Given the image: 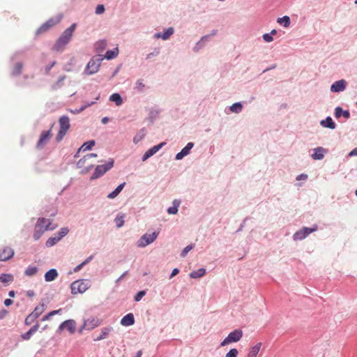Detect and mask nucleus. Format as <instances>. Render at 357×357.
<instances>
[{
  "label": "nucleus",
  "mask_w": 357,
  "mask_h": 357,
  "mask_svg": "<svg viewBox=\"0 0 357 357\" xmlns=\"http://www.w3.org/2000/svg\"><path fill=\"white\" fill-rule=\"evenodd\" d=\"M76 24H73L70 27L66 29L61 35V36L56 41L54 45L53 50L56 52L63 51L65 48V46L69 43L70 40L76 28Z\"/></svg>",
  "instance_id": "nucleus-1"
},
{
  "label": "nucleus",
  "mask_w": 357,
  "mask_h": 357,
  "mask_svg": "<svg viewBox=\"0 0 357 357\" xmlns=\"http://www.w3.org/2000/svg\"><path fill=\"white\" fill-rule=\"evenodd\" d=\"M55 227L49 219L39 218L35 226L33 238L36 241L38 240L45 231L53 230Z\"/></svg>",
  "instance_id": "nucleus-2"
},
{
  "label": "nucleus",
  "mask_w": 357,
  "mask_h": 357,
  "mask_svg": "<svg viewBox=\"0 0 357 357\" xmlns=\"http://www.w3.org/2000/svg\"><path fill=\"white\" fill-rule=\"evenodd\" d=\"M63 18V15L59 13L49 19L47 22L43 24L37 30V34H41L48 31L51 27L59 24Z\"/></svg>",
  "instance_id": "nucleus-3"
},
{
  "label": "nucleus",
  "mask_w": 357,
  "mask_h": 357,
  "mask_svg": "<svg viewBox=\"0 0 357 357\" xmlns=\"http://www.w3.org/2000/svg\"><path fill=\"white\" fill-rule=\"evenodd\" d=\"M90 287V282L87 280H79L71 284V293L73 294H82Z\"/></svg>",
  "instance_id": "nucleus-4"
},
{
  "label": "nucleus",
  "mask_w": 357,
  "mask_h": 357,
  "mask_svg": "<svg viewBox=\"0 0 357 357\" xmlns=\"http://www.w3.org/2000/svg\"><path fill=\"white\" fill-rule=\"evenodd\" d=\"M59 130L56 136V140L60 142L70 128V119L67 116H62L59 120Z\"/></svg>",
  "instance_id": "nucleus-5"
},
{
  "label": "nucleus",
  "mask_w": 357,
  "mask_h": 357,
  "mask_svg": "<svg viewBox=\"0 0 357 357\" xmlns=\"http://www.w3.org/2000/svg\"><path fill=\"white\" fill-rule=\"evenodd\" d=\"M243 337V331L241 330H234L231 332L227 337L220 343L221 347H225L233 342H238Z\"/></svg>",
  "instance_id": "nucleus-6"
},
{
  "label": "nucleus",
  "mask_w": 357,
  "mask_h": 357,
  "mask_svg": "<svg viewBox=\"0 0 357 357\" xmlns=\"http://www.w3.org/2000/svg\"><path fill=\"white\" fill-rule=\"evenodd\" d=\"M114 165V160H110L105 165H98L91 176V179H96L102 176L108 170H109Z\"/></svg>",
  "instance_id": "nucleus-7"
},
{
  "label": "nucleus",
  "mask_w": 357,
  "mask_h": 357,
  "mask_svg": "<svg viewBox=\"0 0 357 357\" xmlns=\"http://www.w3.org/2000/svg\"><path fill=\"white\" fill-rule=\"evenodd\" d=\"M158 232L144 234L137 242V245L140 248H144L153 242L158 236Z\"/></svg>",
  "instance_id": "nucleus-8"
},
{
  "label": "nucleus",
  "mask_w": 357,
  "mask_h": 357,
  "mask_svg": "<svg viewBox=\"0 0 357 357\" xmlns=\"http://www.w3.org/2000/svg\"><path fill=\"white\" fill-rule=\"evenodd\" d=\"M317 229V226L314 225L312 228L303 227L299 231H296L294 236V241H301L307 237L310 233L315 231Z\"/></svg>",
  "instance_id": "nucleus-9"
},
{
  "label": "nucleus",
  "mask_w": 357,
  "mask_h": 357,
  "mask_svg": "<svg viewBox=\"0 0 357 357\" xmlns=\"http://www.w3.org/2000/svg\"><path fill=\"white\" fill-rule=\"evenodd\" d=\"M101 60L99 59H91L88 63L84 73L88 75L97 73L99 70Z\"/></svg>",
  "instance_id": "nucleus-10"
},
{
  "label": "nucleus",
  "mask_w": 357,
  "mask_h": 357,
  "mask_svg": "<svg viewBox=\"0 0 357 357\" xmlns=\"http://www.w3.org/2000/svg\"><path fill=\"white\" fill-rule=\"evenodd\" d=\"M100 324L101 321L98 318L90 317L84 320L83 328L90 331L98 327Z\"/></svg>",
  "instance_id": "nucleus-11"
},
{
  "label": "nucleus",
  "mask_w": 357,
  "mask_h": 357,
  "mask_svg": "<svg viewBox=\"0 0 357 357\" xmlns=\"http://www.w3.org/2000/svg\"><path fill=\"white\" fill-rule=\"evenodd\" d=\"M76 323L73 319H69L63 321L60 326L59 329L63 330L66 328L70 333H74L75 332Z\"/></svg>",
  "instance_id": "nucleus-12"
},
{
  "label": "nucleus",
  "mask_w": 357,
  "mask_h": 357,
  "mask_svg": "<svg viewBox=\"0 0 357 357\" xmlns=\"http://www.w3.org/2000/svg\"><path fill=\"white\" fill-rule=\"evenodd\" d=\"M51 129L47 131H43L40 137V139L37 143L38 148H42L51 138Z\"/></svg>",
  "instance_id": "nucleus-13"
},
{
  "label": "nucleus",
  "mask_w": 357,
  "mask_h": 357,
  "mask_svg": "<svg viewBox=\"0 0 357 357\" xmlns=\"http://www.w3.org/2000/svg\"><path fill=\"white\" fill-rule=\"evenodd\" d=\"M14 255L13 250L10 247H5L0 252V261H7Z\"/></svg>",
  "instance_id": "nucleus-14"
},
{
  "label": "nucleus",
  "mask_w": 357,
  "mask_h": 357,
  "mask_svg": "<svg viewBox=\"0 0 357 357\" xmlns=\"http://www.w3.org/2000/svg\"><path fill=\"white\" fill-rule=\"evenodd\" d=\"M347 82L344 79L335 82L331 86V90L333 92H340L345 89Z\"/></svg>",
  "instance_id": "nucleus-15"
},
{
  "label": "nucleus",
  "mask_w": 357,
  "mask_h": 357,
  "mask_svg": "<svg viewBox=\"0 0 357 357\" xmlns=\"http://www.w3.org/2000/svg\"><path fill=\"white\" fill-rule=\"evenodd\" d=\"M163 146V143H161L160 144L155 145L153 146L152 148L149 149L148 151L145 152L144 155L142 156V161L146 160L148 158L153 155L155 153H156Z\"/></svg>",
  "instance_id": "nucleus-16"
},
{
  "label": "nucleus",
  "mask_w": 357,
  "mask_h": 357,
  "mask_svg": "<svg viewBox=\"0 0 357 357\" xmlns=\"http://www.w3.org/2000/svg\"><path fill=\"white\" fill-rule=\"evenodd\" d=\"M193 146L194 144L192 142L188 143L187 145L176 155V159L178 160H181L184 156L188 155Z\"/></svg>",
  "instance_id": "nucleus-17"
},
{
  "label": "nucleus",
  "mask_w": 357,
  "mask_h": 357,
  "mask_svg": "<svg viewBox=\"0 0 357 357\" xmlns=\"http://www.w3.org/2000/svg\"><path fill=\"white\" fill-rule=\"evenodd\" d=\"M262 346L261 342H258L255 345L251 347L246 355V357H257V355Z\"/></svg>",
  "instance_id": "nucleus-18"
},
{
  "label": "nucleus",
  "mask_w": 357,
  "mask_h": 357,
  "mask_svg": "<svg viewBox=\"0 0 357 357\" xmlns=\"http://www.w3.org/2000/svg\"><path fill=\"white\" fill-rule=\"evenodd\" d=\"M174 29L172 27L168 28L164 33H157L154 37L155 38H162V40H167L174 33Z\"/></svg>",
  "instance_id": "nucleus-19"
},
{
  "label": "nucleus",
  "mask_w": 357,
  "mask_h": 357,
  "mask_svg": "<svg viewBox=\"0 0 357 357\" xmlns=\"http://www.w3.org/2000/svg\"><path fill=\"white\" fill-rule=\"evenodd\" d=\"M134 323H135L134 316L131 313L126 314L121 320V325L125 326H131Z\"/></svg>",
  "instance_id": "nucleus-20"
},
{
  "label": "nucleus",
  "mask_w": 357,
  "mask_h": 357,
  "mask_svg": "<svg viewBox=\"0 0 357 357\" xmlns=\"http://www.w3.org/2000/svg\"><path fill=\"white\" fill-rule=\"evenodd\" d=\"M314 153L312 155V158L314 160H321L324 156V153H326V149L323 147H317L314 149Z\"/></svg>",
  "instance_id": "nucleus-21"
},
{
  "label": "nucleus",
  "mask_w": 357,
  "mask_h": 357,
  "mask_svg": "<svg viewBox=\"0 0 357 357\" xmlns=\"http://www.w3.org/2000/svg\"><path fill=\"white\" fill-rule=\"evenodd\" d=\"M112 327H105L101 329V333L99 336L94 339V341H100L101 340L105 339L109 333L112 331Z\"/></svg>",
  "instance_id": "nucleus-22"
},
{
  "label": "nucleus",
  "mask_w": 357,
  "mask_h": 357,
  "mask_svg": "<svg viewBox=\"0 0 357 357\" xmlns=\"http://www.w3.org/2000/svg\"><path fill=\"white\" fill-rule=\"evenodd\" d=\"M58 276V273L56 269H50L45 274V280L47 282H51L56 279Z\"/></svg>",
  "instance_id": "nucleus-23"
},
{
  "label": "nucleus",
  "mask_w": 357,
  "mask_h": 357,
  "mask_svg": "<svg viewBox=\"0 0 357 357\" xmlns=\"http://www.w3.org/2000/svg\"><path fill=\"white\" fill-rule=\"evenodd\" d=\"M343 116L345 119H349L350 117V114L349 111H344L340 107H337L335 109V116L336 118H340L341 116Z\"/></svg>",
  "instance_id": "nucleus-24"
},
{
  "label": "nucleus",
  "mask_w": 357,
  "mask_h": 357,
  "mask_svg": "<svg viewBox=\"0 0 357 357\" xmlns=\"http://www.w3.org/2000/svg\"><path fill=\"white\" fill-rule=\"evenodd\" d=\"M126 185V183H123L121 184H120L114 191H112V192H110L108 195H107V198L109 199H114L116 197L118 196V195L122 191V190L123 189L124 186Z\"/></svg>",
  "instance_id": "nucleus-25"
},
{
  "label": "nucleus",
  "mask_w": 357,
  "mask_h": 357,
  "mask_svg": "<svg viewBox=\"0 0 357 357\" xmlns=\"http://www.w3.org/2000/svg\"><path fill=\"white\" fill-rule=\"evenodd\" d=\"M45 310V305L40 303L38 305L34 310L31 312L36 318H38Z\"/></svg>",
  "instance_id": "nucleus-26"
},
{
  "label": "nucleus",
  "mask_w": 357,
  "mask_h": 357,
  "mask_svg": "<svg viewBox=\"0 0 357 357\" xmlns=\"http://www.w3.org/2000/svg\"><path fill=\"white\" fill-rule=\"evenodd\" d=\"M321 126L326 128H329L331 129H334L335 128V123L333 122V119L331 117H327L325 120L321 121Z\"/></svg>",
  "instance_id": "nucleus-27"
},
{
  "label": "nucleus",
  "mask_w": 357,
  "mask_h": 357,
  "mask_svg": "<svg viewBox=\"0 0 357 357\" xmlns=\"http://www.w3.org/2000/svg\"><path fill=\"white\" fill-rule=\"evenodd\" d=\"M109 100L114 102L117 106H120L123 104V99L119 93H113L110 96Z\"/></svg>",
  "instance_id": "nucleus-28"
},
{
  "label": "nucleus",
  "mask_w": 357,
  "mask_h": 357,
  "mask_svg": "<svg viewBox=\"0 0 357 357\" xmlns=\"http://www.w3.org/2000/svg\"><path fill=\"white\" fill-rule=\"evenodd\" d=\"M206 273V270L204 268H199L197 271H192L190 273V277L191 278H199L204 276Z\"/></svg>",
  "instance_id": "nucleus-29"
},
{
  "label": "nucleus",
  "mask_w": 357,
  "mask_h": 357,
  "mask_svg": "<svg viewBox=\"0 0 357 357\" xmlns=\"http://www.w3.org/2000/svg\"><path fill=\"white\" fill-rule=\"evenodd\" d=\"M277 22L281 25H283L284 27H288L290 25V18L288 16H283L282 17H279L277 20Z\"/></svg>",
  "instance_id": "nucleus-30"
},
{
  "label": "nucleus",
  "mask_w": 357,
  "mask_h": 357,
  "mask_svg": "<svg viewBox=\"0 0 357 357\" xmlns=\"http://www.w3.org/2000/svg\"><path fill=\"white\" fill-rule=\"evenodd\" d=\"M119 54V50L117 47L114 48L112 50H108L106 52V54L105 55V57L107 59H112L115 58Z\"/></svg>",
  "instance_id": "nucleus-31"
},
{
  "label": "nucleus",
  "mask_w": 357,
  "mask_h": 357,
  "mask_svg": "<svg viewBox=\"0 0 357 357\" xmlns=\"http://www.w3.org/2000/svg\"><path fill=\"white\" fill-rule=\"evenodd\" d=\"M13 280V277L10 274H1L0 275V282L2 283L11 282Z\"/></svg>",
  "instance_id": "nucleus-32"
},
{
  "label": "nucleus",
  "mask_w": 357,
  "mask_h": 357,
  "mask_svg": "<svg viewBox=\"0 0 357 357\" xmlns=\"http://www.w3.org/2000/svg\"><path fill=\"white\" fill-rule=\"evenodd\" d=\"M94 145H95L94 140H91V141L86 142L83 144V145L80 147L79 151L83 150L84 151H85L86 150H90Z\"/></svg>",
  "instance_id": "nucleus-33"
},
{
  "label": "nucleus",
  "mask_w": 357,
  "mask_h": 357,
  "mask_svg": "<svg viewBox=\"0 0 357 357\" xmlns=\"http://www.w3.org/2000/svg\"><path fill=\"white\" fill-rule=\"evenodd\" d=\"M37 271H38V268L36 266H29L25 270L24 273L26 275L31 277V276L36 275Z\"/></svg>",
  "instance_id": "nucleus-34"
},
{
  "label": "nucleus",
  "mask_w": 357,
  "mask_h": 357,
  "mask_svg": "<svg viewBox=\"0 0 357 357\" xmlns=\"http://www.w3.org/2000/svg\"><path fill=\"white\" fill-rule=\"evenodd\" d=\"M61 240V237H58L57 236L55 237H51L48 238V240L46 241V245L47 247H52L54 245H55L57 242H59Z\"/></svg>",
  "instance_id": "nucleus-35"
},
{
  "label": "nucleus",
  "mask_w": 357,
  "mask_h": 357,
  "mask_svg": "<svg viewBox=\"0 0 357 357\" xmlns=\"http://www.w3.org/2000/svg\"><path fill=\"white\" fill-rule=\"evenodd\" d=\"M242 107L240 102H236L230 107V110L234 113H239L242 110Z\"/></svg>",
  "instance_id": "nucleus-36"
},
{
  "label": "nucleus",
  "mask_w": 357,
  "mask_h": 357,
  "mask_svg": "<svg viewBox=\"0 0 357 357\" xmlns=\"http://www.w3.org/2000/svg\"><path fill=\"white\" fill-rule=\"evenodd\" d=\"M37 318L32 314L31 313L30 314H29L26 318L25 319V324L26 325H31L32 323L34 322V321Z\"/></svg>",
  "instance_id": "nucleus-37"
},
{
  "label": "nucleus",
  "mask_w": 357,
  "mask_h": 357,
  "mask_svg": "<svg viewBox=\"0 0 357 357\" xmlns=\"http://www.w3.org/2000/svg\"><path fill=\"white\" fill-rule=\"evenodd\" d=\"M66 79L65 77H61L58 79V80L52 85V89L56 90L61 87V82Z\"/></svg>",
  "instance_id": "nucleus-38"
},
{
  "label": "nucleus",
  "mask_w": 357,
  "mask_h": 357,
  "mask_svg": "<svg viewBox=\"0 0 357 357\" xmlns=\"http://www.w3.org/2000/svg\"><path fill=\"white\" fill-rule=\"evenodd\" d=\"M115 222H116V225L117 227H122L123 225V224H124V217H123V215H118L115 218Z\"/></svg>",
  "instance_id": "nucleus-39"
},
{
  "label": "nucleus",
  "mask_w": 357,
  "mask_h": 357,
  "mask_svg": "<svg viewBox=\"0 0 357 357\" xmlns=\"http://www.w3.org/2000/svg\"><path fill=\"white\" fill-rule=\"evenodd\" d=\"M238 351L236 349L233 348L229 351L225 355V357H237Z\"/></svg>",
  "instance_id": "nucleus-40"
},
{
  "label": "nucleus",
  "mask_w": 357,
  "mask_h": 357,
  "mask_svg": "<svg viewBox=\"0 0 357 357\" xmlns=\"http://www.w3.org/2000/svg\"><path fill=\"white\" fill-rule=\"evenodd\" d=\"M22 64L21 63H17L15 66L13 74L14 75H20L22 72Z\"/></svg>",
  "instance_id": "nucleus-41"
},
{
  "label": "nucleus",
  "mask_w": 357,
  "mask_h": 357,
  "mask_svg": "<svg viewBox=\"0 0 357 357\" xmlns=\"http://www.w3.org/2000/svg\"><path fill=\"white\" fill-rule=\"evenodd\" d=\"M192 248H193V245H189L186 246V247L183 250V251H182V252H181V257H185L187 255L188 252L189 251H190Z\"/></svg>",
  "instance_id": "nucleus-42"
},
{
  "label": "nucleus",
  "mask_w": 357,
  "mask_h": 357,
  "mask_svg": "<svg viewBox=\"0 0 357 357\" xmlns=\"http://www.w3.org/2000/svg\"><path fill=\"white\" fill-rule=\"evenodd\" d=\"M68 233V229L66 227L61 228L58 234V237H61V239Z\"/></svg>",
  "instance_id": "nucleus-43"
},
{
  "label": "nucleus",
  "mask_w": 357,
  "mask_h": 357,
  "mask_svg": "<svg viewBox=\"0 0 357 357\" xmlns=\"http://www.w3.org/2000/svg\"><path fill=\"white\" fill-rule=\"evenodd\" d=\"M144 84H143L142 81L141 79H139L136 82V89L139 91H142L144 88Z\"/></svg>",
  "instance_id": "nucleus-44"
},
{
  "label": "nucleus",
  "mask_w": 357,
  "mask_h": 357,
  "mask_svg": "<svg viewBox=\"0 0 357 357\" xmlns=\"http://www.w3.org/2000/svg\"><path fill=\"white\" fill-rule=\"evenodd\" d=\"M97 157V154L96 153H89L87 155H86L83 159H81L79 160L78 162V165H81L82 162V160H86V159H89L91 158H96Z\"/></svg>",
  "instance_id": "nucleus-45"
},
{
  "label": "nucleus",
  "mask_w": 357,
  "mask_h": 357,
  "mask_svg": "<svg viewBox=\"0 0 357 357\" xmlns=\"http://www.w3.org/2000/svg\"><path fill=\"white\" fill-rule=\"evenodd\" d=\"M105 12V7L102 4H100V5H98L96 8V13L97 15H100V14H102Z\"/></svg>",
  "instance_id": "nucleus-46"
},
{
  "label": "nucleus",
  "mask_w": 357,
  "mask_h": 357,
  "mask_svg": "<svg viewBox=\"0 0 357 357\" xmlns=\"http://www.w3.org/2000/svg\"><path fill=\"white\" fill-rule=\"evenodd\" d=\"M263 39L267 43H270L273 40V36H271L269 33H264L263 35Z\"/></svg>",
  "instance_id": "nucleus-47"
},
{
  "label": "nucleus",
  "mask_w": 357,
  "mask_h": 357,
  "mask_svg": "<svg viewBox=\"0 0 357 357\" xmlns=\"http://www.w3.org/2000/svg\"><path fill=\"white\" fill-rule=\"evenodd\" d=\"M144 295H145V291H140L135 296V300L136 301H139Z\"/></svg>",
  "instance_id": "nucleus-48"
},
{
  "label": "nucleus",
  "mask_w": 357,
  "mask_h": 357,
  "mask_svg": "<svg viewBox=\"0 0 357 357\" xmlns=\"http://www.w3.org/2000/svg\"><path fill=\"white\" fill-rule=\"evenodd\" d=\"M93 103H94V102H91V103H89L87 105H85V106L82 107H81L80 109H76V110H75V111L70 110V112H71L72 113H73V114H78V113H79V112H82V111H83L85 108H86L88 106H90V105H93Z\"/></svg>",
  "instance_id": "nucleus-49"
},
{
  "label": "nucleus",
  "mask_w": 357,
  "mask_h": 357,
  "mask_svg": "<svg viewBox=\"0 0 357 357\" xmlns=\"http://www.w3.org/2000/svg\"><path fill=\"white\" fill-rule=\"evenodd\" d=\"M167 212L169 214H176L178 212V208L177 206L169 207L167 209Z\"/></svg>",
  "instance_id": "nucleus-50"
},
{
  "label": "nucleus",
  "mask_w": 357,
  "mask_h": 357,
  "mask_svg": "<svg viewBox=\"0 0 357 357\" xmlns=\"http://www.w3.org/2000/svg\"><path fill=\"white\" fill-rule=\"evenodd\" d=\"M32 335H33V333H31L30 331H29L26 333L22 334V337L23 340H29L31 338Z\"/></svg>",
  "instance_id": "nucleus-51"
},
{
  "label": "nucleus",
  "mask_w": 357,
  "mask_h": 357,
  "mask_svg": "<svg viewBox=\"0 0 357 357\" xmlns=\"http://www.w3.org/2000/svg\"><path fill=\"white\" fill-rule=\"evenodd\" d=\"M106 45H107V44H106L105 41H100L97 43V48L100 49V50H102L103 49L105 48Z\"/></svg>",
  "instance_id": "nucleus-52"
},
{
  "label": "nucleus",
  "mask_w": 357,
  "mask_h": 357,
  "mask_svg": "<svg viewBox=\"0 0 357 357\" xmlns=\"http://www.w3.org/2000/svg\"><path fill=\"white\" fill-rule=\"evenodd\" d=\"M90 258L86 259V261H84V262L81 263L80 264H79L78 266H77L75 268V271L77 272L78 271H79L82 267L85 265L86 264H87L89 261Z\"/></svg>",
  "instance_id": "nucleus-53"
},
{
  "label": "nucleus",
  "mask_w": 357,
  "mask_h": 357,
  "mask_svg": "<svg viewBox=\"0 0 357 357\" xmlns=\"http://www.w3.org/2000/svg\"><path fill=\"white\" fill-rule=\"evenodd\" d=\"M215 34H216V31H213L211 35H206V36H203L201 38V40L199 43L208 40L211 36H215Z\"/></svg>",
  "instance_id": "nucleus-54"
},
{
  "label": "nucleus",
  "mask_w": 357,
  "mask_h": 357,
  "mask_svg": "<svg viewBox=\"0 0 357 357\" xmlns=\"http://www.w3.org/2000/svg\"><path fill=\"white\" fill-rule=\"evenodd\" d=\"M55 64H56V61H53L50 65L47 66H46V68H45V73H46L47 74H48V73L50 72V70H51L52 68Z\"/></svg>",
  "instance_id": "nucleus-55"
},
{
  "label": "nucleus",
  "mask_w": 357,
  "mask_h": 357,
  "mask_svg": "<svg viewBox=\"0 0 357 357\" xmlns=\"http://www.w3.org/2000/svg\"><path fill=\"white\" fill-rule=\"evenodd\" d=\"M38 328H39V324L37 323L33 326H32L29 329V331H31V333H32L33 334V333H35L38 330Z\"/></svg>",
  "instance_id": "nucleus-56"
},
{
  "label": "nucleus",
  "mask_w": 357,
  "mask_h": 357,
  "mask_svg": "<svg viewBox=\"0 0 357 357\" xmlns=\"http://www.w3.org/2000/svg\"><path fill=\"white\" fill-rule=\"evenodd\" d=\"M38 328H39V324L37 323L33 326H32L29 329V331H31V333H32L33 334V333H35L38 330Z\"/></svg>",
  "instance_id": "nucleus-57"
},
{
  "label": "nucleus",
  "mask_w": 357,
  "mask_h": 357,
  "mask_svg": "<svg viewBox=\"0 0 357 357\" xmlns=\"http://www.w3.org/2000/svg\"><path fill=\"white\" fill-rule=\"evenodd\" d=\"M158 54H159V50H155L153 52L150 53V54H149L147 55L146 59H151V56H157Z\"/></svg>",
  "instance_id": "nucleus-58"
},
{
  "label": "nucleus",
  "mask_w": 357,
  "mask_h": 357,
  "mask_svg": "<svg viewBox=\"0 0 357 357\" xmlns=\"http://www.w3.org/2000/svg\"><path fill=\"white\" fill-rule=\"evenodd\" d=\"M307 176L306 174H302L298 175L296 177V180H298V181L305 180V179H307Z\"/></svg>",
  "instance_id": "nucleus-59"
},
{
  "label": "nucleus",
  "mask_w": 357,
  "mask_h": 357,
  "mask_svg": "<svg viewBox=\"0 0 357 357\" xmlns=\"http://www.w3.org/2000/svg\"><path fill=\"white\" fill-rule=\"evenodd\" d=\"M178 273H179V270L177 268H174L171 273L170 278H172L173 277L176 275Z\"/></svg>",
  "instance_id": "nucleus-60"
},
{
  "label": "nucleus",
  "mask_w": 357,
  "mask_h": 357,
  "mask_svg": "<svg viewBox=\"0 0 357 357\" xmlns=\"http://www.w3.org/2000/svg\"><path fill=\"white\" fill-rule=\"evenodd\" d=\"M13 301L11 299H10V298H7V299H6V300L4 301V305H5L6 306H9V305H10L11 304H13Z\"/></svg>",
  "instance_id": "nucleus-61"
},
{
  "label": "nucleus",
  "mask_w": 357,
  "mask_h": 357,
  "mask_svg": "<svg viewBox=\"0 0 357 357\" xmlns=\"http://www.w3.org/2000/svg\"><path fill=\"white\" fill-rule=\"evenodd\" d=\"M61 311V309H59V310H53V311H52V312H50L49 313H50V315H51L52 317V316H54L55 314H59Z\"/></svg>",
  "instance_id": "nucleus-62"
},
{
  "label": "nucleus",
  "mask_w": 357,
  "mask_h": 357,
  "mask_svg": "<svg viewBox=\"0 0 357 357\" xmlns=\"http://www.w3.org/2000/svg\"><path fill=\"white\" fill-rule=\"evenodd\" d=\"M349 156H355V155H357V148L353 149L349 153Z\"/></svg>",
  "instance_id": "nucleus-63"
},
{
  "label": "nucleus",
  "mask_w": 357,
  "mask_h": 357,
  "mask_svg": "<svg viewBox=\"0 0 357 357\" xmlns=\"http://www.w3.org/2000/svg\"><path fill=\"white\" fill-rule=\"evenodd\" d=\"M7 314V311L6 310H3L0 311V319H3Z\"/></svg>",
  "instance_id": "nucleus-64"
}]
</instances>
